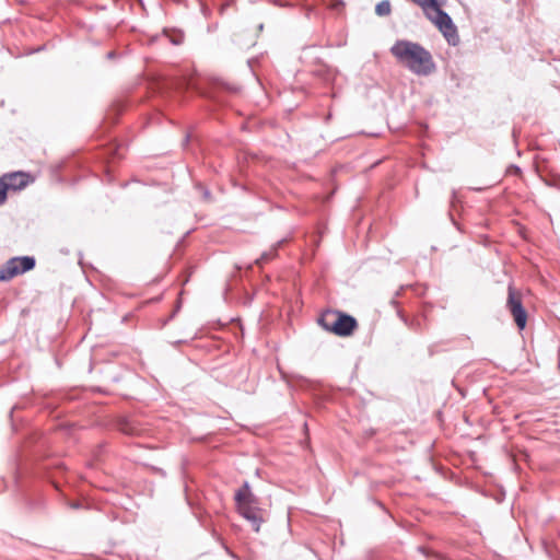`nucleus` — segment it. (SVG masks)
Returning <instances> with one entry per match:
<instances>
[{"label": "nucleus", "instance_id": "obj_8", "mask_svg": "<svg viewBox=\"0 0 560 560\" xmlns=\"http://www.w3.org/2000/svg\"><path fill=\"white\" fill-rule=\"evenodd\" d=\"M337 312H326L318 319L319 325L327 331H332Z\"/></svg>", "mask_w": 560, "mask_h": 560}, {"label": "nucleus", "instance_id": "obj_5", "mask_svg": "<svg viewBox=\"0 0 560 560\" xmlns=\"http://www.w3.org/2000/svg\"><path fill=\"white\" fill-rule=\"evenodd\" d=\"M506 306L511 312L514 320L520 329L525 328L527 322V314L524 310L521 298L515 293L512 287L509 288V299Z\"/></svg>", "mask_w": 560, "mask_h": 560}, {"label": "nucleus", "instance_id": "obj_13", "mask_svg": "<svg viewBox=\"0 0 560 560\" xmlns=\"http://www.w3.org/2000/svg\"><path fill=\"white\" fill-rule=\"evenodd\" d=\"M242 490H249L248 483L245 482Z\"/></svg>", "mask_w": 560, "mask_h": 560}, {"label": "nucleus", "instance_id": "obj_14", "mask_svg": "<svg viewBox=\"0 0 560 560\" xmlns=\"http://www.w3.org/2000/svg\"><path fill=\"white\" fill-rule=\"evenodd\" d=\"M208 196H209V191H208V190H206V191H205V197H206V198H208Z\"/></svg>", "mask_w": 560, "mask_h": 560}, {"label": "nucleus", "instance_id": "obj_2", "mask_svg": "<svg viewBox=\"0 0 560 560\" xmlns=\"http://www.w3.org/2000/svg\"><path fill=\"white\" fill-rule=\"evenodd\" d=\"M420 5L425 16L443 33L448 44L458 42L457 30L450 15L441 10L436 0H412Z\"/></svg>", "mask_w": 560, "mask_h": 560}, {"label": "nucleus", "instance_id": "obj_11", "mask_svg": "<svg viewBox=\"0 0 560 560\" xmlns=\"http://www.w3.org/2000/svg\"><path fill=\"white\" fill-rule=\"evenodd\" d=\"M272 257V252H269V253H264L260 258H258L256 260L257 264H261V262H265V261H268L269 259H271Z\"/></svg>", "mask_w": 560, "mask_h": 560}, {"label": "nucleus", "instance_id": "obj_12", "mask_svg": "<svg viewBox=\"0 0 560 560\" xmlns=\"http://www.w3.org/2000/svg\"><path fill=\"white\" fill-rule=\"evenodd\" d=\"M171 40H172V43H173V44H175V45H179V44H182L183 38H182V36L179 35V36H177V37L172 38Z\"/></svg>", "mask_w": 560, "mask_h": 560}, {"label": "nucleus", "instance_id": "obj_7", "mask_svg": "<svg viewBox=\"0 0 560 560\" xmlns=\"http://www.w3.org/2000/svg\"><path fill=\"white\" fill-rule=\"evenodd\" d=\"M2 179L7 184L9 190H21L30 183V176L23 172L5 174L2 176Z\"/></svg>", "mask_w": 560, "mask_h": 560}, {"label": "nucleus", "instance_id": "obj_10", "mask_svg": "<svg viewBox=\"0 0 560 560\" xmlns=\"http://www.w3.org/2000/svg\"><path fill=\"white\" fill-rule=\"evenodd\" d=\"M8 190H9L8 186L1 177L0 178V205H2L5 201Z\"/></svg>", "mask_w": 560, "mask_h": 560}, {"label": "nucleus", "instance_id": "obj_3", "mask_svg": "<svg viewBox=\"0 0 560 560\" xmlns=\"http://www.w3.org/2000/svg\"><path fill=\"white\" fill-rule=\"evenodd\" d=\"M235 502L238 513L250 522L254 530L258 533L260 525L267 520L268 512L261 506L253 492H236Z\"/></svg>", "mask_w": 560, "mask_h": 560}, {"label": "nucleus", "instance_id": "obj_1", "mask_svg": "<svg viewBox=\"0 0 560 560\" xmlns=\"http://www.w3.org/2000/svg\"><path fill=\"white\" fill-rule=\"evenodd\" d=\"M390 54L401 66L417 75L427 77L435 70L431 52L418 43L397 40L390 47Z\"/></svg>", "mask_w": 560, "mask_h": 560}, {"label": "nucleus", "instance_id": "obj_9", "mask_svg": "<svg viewBox=\"0 0 560 560\" xmlns=\"http://www.w3.org/2000/svg\"><path fill=\"white\" fill-rule=\"evenodd\" d=\"M375 12L380 16H386L390 13V2L388 0H383L375 7Z\"/></svg>", "mask_w": 560, "mask_h": 560}, {"label": "nucleus", "instance_id": "obj_6", "mask_svg": "<svg viewBox=\"0 0 560 560\" xmlns=\"http://www.w3.org/2000/svg\"><path fill=\"white\" fill-rule=\"evenodd\" d=\"M357 322L352 316L337 312L331 332L337 336H349L353 332Z\"/></svg>", "mask_w": 560, "mask_h": 560}, {"label": "nucleus", "instance_id": "obj_4", "mask_svg": "<svg viewBox=\"0 0 560 560\" xmlns=\"http://www.w3.org/2000/svg\"><path fill=\"white\" fill-rule=\"evenodd\" d=\"M35 266V259L30 256L14 257L9 259L0 268V281H8L18 275L24 273Z\"/></svg>", "mask_w": 560, "mask_h": 560}]
</instances>
